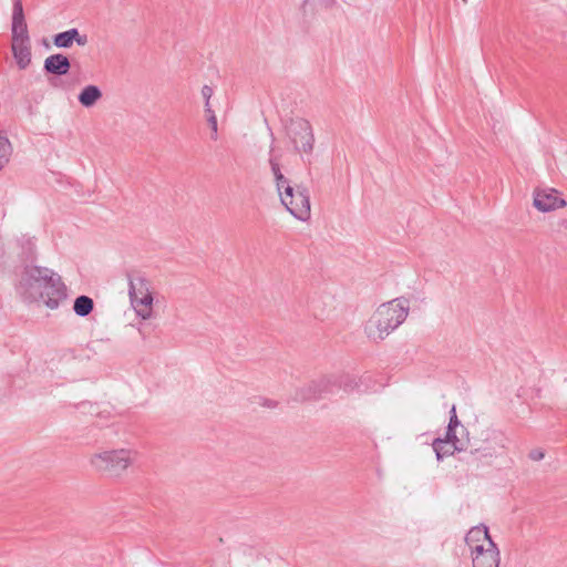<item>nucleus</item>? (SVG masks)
Listing matches in <instances>:
<instances>
[{"mask_svg":"<svg viewBox=\"0 0 567 567\" xmlns=\"http://www.w3.org/2000/svg\"><path fill=\"white\" fill-rule=\"evenodd\" d=\"M18 293L24 301H42L48 308L56 309L68 298V289L60 275L40 266H25L22 270Z\"/></svg>","mask_w":567,"mask_h":567,"instance_id":"obj_1","label":"nucleus"},{"mask_svg":"<svg viewBox=\"0 0 567 567\" xmlns=\"http://www.w3.org/2000/svg\"><path fill=\"white\" fill-rule=\"evenodd\" d=\"M507 446L505 434L495 429H485L480 437L470 443L471 450L465 452L460 461L466 465L468 474L478 476L485 468L493 465L496 457L503 454Z\"/></svg>","mask_w":567,"mask_h":567,"instance_id":"obj_2","label":"nucleus"},{"mask_svg":"<svg viewBox=\"0 0 567 567\" xmlns=\"http://www.w3.org/2000/svg\"><path fill=\"white\" fill-rule=\"evenodd\" d=\"M409 300L401 297L380 305L364 324V333L373 342L384 340L406 319Z\"/></svg>","mask_w":567,"mask_h":567,"instance_id":"obj_3","label":"nucleus"},{"mask_svg":"<svg viewBox=\"0 0 567 567\" xmlns=\"http://www.w3.org/2000/svg\"><path fill=\"white\" fill-rule=\"evenodd\" d=\"M138 452L132 449L103 451L90 457L91 466L99 473L120 477L135 463Z\"/></svg>","mask_w":567,"mask_h":567,"instance_id":"obj_4","label":"nucleus"},{"mask_svg":"<svg viewBox=\"0 0 567 567\" xmlns=\"http://www.w3.org/2000/svg\"><path fill=\"white\" fill-rule=\"evenodd\" d=\"M128 296L137 316L143 319L152 317L153 296L150 280L140 272H128Z\"/></svg>","mask_w":567,"mask_h":567,"instance_id":"obj_5","label":"nucleus"},{"mask_svg":"<svg viewBox=\"0 0 567 567\" xmlns=\"http://www.w3.org/2000/svg\"><path fill=\"white\" fill-rule=\"evenodd\" d=\"M281 204L297 219L306 221L310 218L311 205L309 190L306 186L291 185V194L285 198L286 189L278 193Z\"/></svg>","mask_w":567,"mask_h":567,"instance_id":"obj_6","label":"nucleus"},{"mask_svg":"<svg viewBox=\"0 0 567 567\" xmlns=\"http://www.w3.org/2000/svg\"><path fill=\"white\" fill-rule=\"evenodd\" d=\"M287 135L297 153H312L315 136L307 120L300 117L291 120L287 125Z\"/></svg>","mask_w":567,"mask_h":567,"instance_id":"obj_7","label":"nucleus"},{"mask_svg":"<svg viewBox=\"0 0 567 567\" xmlns=\"http://www.w3.org/2000/svg\"><path fill=\"white\" fill-rule=\"evenodd\" d=\"M332 385H334L333 377H322L299 389L296 396L302 401L316 400L330 392Z\"/></svg>","mask_w":567,"mask_h":567,"instance_id":"obj_8","label":"nucleus"},{"mask_svg":"<svg viewBox=\"0 0 567 567\" xmlns=\"http://www.w3.org/2000/svg\"><path fill=\"white\" fill-rule=\"evenodd\" d=\"M11 34V41H30L21 0H13Z\"/></svg>","mask_w":567,"mask_h":567,"instance_id":"obj_9","label":"nucleus"},{"mask_svg":"<svg viewBox=\"0 0 567 567\" xmlns=\"http://www.w3.org/2000/svg\"><path fill=\"white\" fill-rule=\"evenodd\" d=\"M555 189L536 190L534 196V206L540 212H549L564 207L566 202L560 198Z\"/></svg>","mask_w":567,"mask_h":567,"instance_id":"obj_10","label":"nucleus"},{"mask_svg":"<svg viewBox=\"0 0 567 567\" xmlns=\"http://www.w3.org/2000/svg\"><path fill=\"white\" fill-rule=\"evenodd\" d=\"M71 62L69 58L62 53L49 55L43 63V70L47 74L62 76L69 73Z\"/></svg>","mask_w":567,"mask_h":567,"instance_id":"obj_11","label":"nucleus"},{"mask_svg":"<svg viewBox=\"0 0 567 567\" xmlns=\"http://www.w3.org/2000/svg\"><path fill=\"white\" fill-rule=\"evenodd\" d=\"M271 152L272 150L270 151L268 162L271 169V174L274 176L277 193L281 192L282 189H286L285 198H287L288 195L291 194V183L281 171L280 158L278 156L272 155Z\"/></svg>","mask_w":567,"mask_h":567,"instance_id":"obj_12","label":"nucleus"},{"mask_svg":"<svg viewBox=\"0 0 567 567\" xmlns=\"http://www.w3.org/2000/svg\"><path fill=\"white\" fill-rule=\"evenodd\" d=\"M433 450L436 454L437 461H442L444 457L453 455L455 452H466V446L463 441L449 442L436 437L432 443Z\"/></svg>","mask_w":567,"mask_h":567,"instance_id":"obj_13","label":"nucleus"},{"mask_svg":"<svg viewBox=\"0 0 567 567\" xmlns=\"http://www.w3.org/2000/svg\"><path fill=\"white\" fill-rule=\"evenodd\" d=\"M487 551L474 556L473 567H499L501 554L494 542H487Z\"/></svg>","mask_w":567,"mask_h":567,"instance_id":"obj_14","label":"nucleus"},{"mask_svg":"<svg viewBox=\"0 0 567 567\" xmlns=\"http://www.w3.org/2000/svg\"><path fill=\"white\" fill-rule=\"evenodd\" d=\"M11 50L13 58L20 70H24L31 63V45L30 41H11Z\"/></svg>","mask_w":567,"mask_h":567,"instance_id":"obj_15","label":"nucleus"},{"mask_svg":"<svg viewBox=\"0 0 567 567\" xmlns=\"http://www.w3.org/2000/svg\"><path fill=\"white\" fill-rule=\"evenodd\" d=\"M103 94L99 86L90 84L84 86L78 95L79 103L84 107L94 106L101 99Z\"/></svg>","mask_w":567,"mask_h":567,"instance_id":"obj_16","label":"nucleus"},{"mask_svg":"<svg viewBox=\"0 0 567 567\" xmlns=\"http://www.w3.org/2000/svg\"><path fill=\"white\" fill-rule=\"evenodd\" d=\"M487 542H493V539L491 538L485 525L472 527L465 536L467 547H473V545L480 543L487 545Z\"/></svg>","mask_w":567,"mask_h":567,"instance_id":"obj_17","label":"nucleus"},{"mask_svg":"<svg viewBox=\"0 0 567 567\" xmlns=\"http://www.w3.org/2000/svg\"><path fill=\"white\" fill-rule=\"evenodd\" d=\"M93 299L87 296L82 295L74 300L73 310L80 317L89 316L93 311Z\"/></svg>","mask_w":567,"mask_h":567,"instance_id":"obj_18","label":"nucleus"},{"mask_svg":"<svg viewBox=\"0 0 567 567\" xmlns=\"http://www.w3.org/2000/svg\"><path fill=\"white\" fill-rule=\"evenodd\" d=\"M78 35V29L72 28L66 31L56 33L53 37V44L56 48L68 49L73 44V38Z\"/></svg>","mask_w":567,"mask_h":567,"instance_id":"obj_19","label":"nucleus"},{"mask_svg":"<svg viewBox=\"0 0 567 567\" xmlns=\"http://www.w3.org/2000/svg\"><path fill=\"white\" fill-rule=\"evenodd\" d=\"M334 385H338L340 389H342L344 392H353L359 388V382L357 379L352 375L344 374L339 378H334Z\"/></svg>","mask_w":567,"mask_h":567,"instance_id":"obj_20","label":"nucleus"},{"mask_svg":"<svg viewBox=\"0 0 567 567\" xmlns=\"http://www.w3.org/2000/svg\"><path fill=\"white\" fill-rule=\"evenodd\" d=\"M11 144L9 140L0 134V169L9 162Z\"/></svg>","mask_w":567,"mask_h":567,"instance_id":"obj_21","label":"nucleus"},{"mask_svg":"<svg viewBox=\"0 0 567 567\" xmlns=\"http://www.w3.org/2000/svg\"><path fill=\"white\" fill-rule=\"evenodd\" d=\"M207 122H208V125L210 126L212 128V140L216 141L217 140V132H218V124H217V117L215 114H212L209 116H207Z\"/></svg>","mask_w":567,"mask_h":567,"instance_id":"obj_22","label":"nucleus"},{"mask_svg":"<svg viewBox=\"0 0 567 567\" xmlns=\"http://www.w3.org/2000/svg\"><path fill=\"white\" fill-rule=\"evenodd\" d=\"M468 548L471 551L472 559H474V556L481 555V554L487 551L488 545L480 543V544H475V545H473V547H468Z\"/></svg>","mask_w":567,"mask_h":567,"instance_id":"obj_23","label":"nucleus"},{"mask_svg":"<svg viewBox=\"0 0 567 567\" xmlns=\"http://www.w3.org/2000/svg\"><path fill=\"white\" fill-rule=\"evenodd\" d=\"M213 89L209 85H204L202 87V95L205 100V103H210V99L213 96Z\"/></svg>","mask_w":567,"mask_h":567,"instance_id":"obj_24","label":"nucleus"},{"mask_svg":"<svg viewBox=\"0 0 567 567\" xmlns=\"http://www.w3.org/2000/svg\"><path fill=\"white\" fill-rule=\"evenodd\" d=\"M532 461H540L544 458L545 453L540 449L532 450L528 454Z\"/></svg>","mask_w":567,"mask_h":567,"instance_id":"obj_25","label":"nucleus"},{"mask_svg":"<svg viewBox=\"0 0 567 567\" xmlns=\"http://www.w3.org/2000/svg\"><path fill=\"white\" fill-rule=\"evenodd\" d=\"M73 42H75L80 47H84L89 42V39H87V35L86 34H81L79 31H78V35H75L73 38Z\"/></svg>","mask_w":567,"mask_h":567,"instance_id":"obj_26","label":"nucleus"},{"mask_svg":"<svg viewBox=\"0 0 567 567\" xmlns=\"http://www.w3.org/2000/svg\"><path fill=\"white\" fill-rule=\"evenodd\" d=\"M442 440H446L449 442L462 441L461 439L457 437L456 430H452L450 432V429H446L445 437H443Z\"/></svg>","mask_w":567,"mask_h":567,"instance_id":"obj_27","label":"nucleus"},{"mask_svg":"<svg viewBox=\"0 0 567 567\" xmlns=\"http://www.w3.org/2000/svg\"><path fill=\"white\" fill-rule=\"evenodd\" d=\"M458 426H461L464 430V427L461 425L458 417H450V422L447 425V429H450V432L452 430H456Z\"/></svg>","mask_w":567,"mask_h":567,"instance_id":"obj_28","label":"nucleus"},{"mask_svg":"<svg viewBox=\"0 0 567 567\" xmlns=\"http://www.w3.org/2000/svg\"><path fill=\"white\" fill-rule=\"evenodd\" d=\"M4 255H6V245H4L2 237H0V260L4 257Z\"/></svg>","mask_w":567,"mask_h":567,"instance_id":"obj_29","label":"nucleus"},{"mask_svg":"<svg viewBox=\"0 0 567 567\" xmlns=\"http://www.w3.org/2000/svg\"><path fill=\"white\" fill-rule=\"evenodd\" d=\"M205 113H206L207 116H209L212 114H215V112L212 109L210 103H205Z\"/></svg>","mask_w":567,"mask_h":567,"instance_id":"obj_30","label":"nucleus"},{"mask_svg":"<svg viewBox=\"0 0 567 567\" xmlns=\"http://www.w3.org/2000/svg\"><path fill=\"white\" fill-rule=\"evenodd\" d=\"M450 417H457L455 405H452V408L450 410Z\"/></svg>","mask_w":567,"mask_h":567,"instance_id":"obj_31","label":"nucleus"},{"mask_svg":"<svg viewBox=\"0 0 567 567\" xmlns=\"http://www.w3.org/2000/svg\"><path fill=\"white\" fill-rule=\"evenodd\" d=\"M266 405H267L268 408H272V406H275V404H270V403H267Z\"/></svg>","mask_w":567,"mask_h":567,"instance_id":"obj_32","label":"nucleus"},{"mask_svg":"<svg viewBox=\"0 0 567 567\" xmlns=\"http://www.w3.org/2000/svg\"><path fill=\"white\" fill-rule=\"evenodd\" d=\"M464 2H466L467 0H463Z\"/></svg>","mask_w":567,"mask_h":567,"instance_id":"obj_33","label":"nucleus"}]
</instances>
